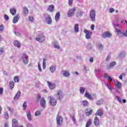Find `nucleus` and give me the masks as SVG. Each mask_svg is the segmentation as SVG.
I'll return each mask as SVG.
<instances>
[{
	"label": "nucleus",
	"mask_w": 127,
	"mask_h": 127,
	"mask_svg": "<svg viewBox=\"0 0 127 127\" xmlns=\"http://www.w3.org/2000/svg\"><path fill=\"white\" fill-rule=\"evenodd\" d=\"M10 12L13 15H15L16 14V9L14 8H12L10 9Z\"/></svg>",
	"instance_id": "nucleus-25"
},
{
	"label": "nucleus",
	"mask_w": 127,
	"mask_h": 127,
	"mask_svg": "<svg viewBox=\"0 0 127 127\" xmlns=\"http://www.w3.org/2000/svg\"><path fill=\"white\" fill-rule=\"evenodd\" d=\"M40 104L43 109H45V107L46 106V100H45V98L44 97L42 98L40 100Z\"/></svg>",
	"instance_id": "nucleus-7"
},
{
	"label": "nucleus",
	"mask_w": 127,
	"mask_h": 127,
	"mask_svg": "<svg viewBox=\"0 0 127 127\" xmlns=\"http://www.w3.org/2000/svg\"><path fill=\"white\" fill-rule=\"evenodd\" d=\"M83 13H84V12H83L82 11L78 12L77 13V16H82V15H83Z\"/></svg>",
	"instance_id": "nucleus-52"
},
{
	"label": "nucleus",
	"mask_w": 127,
	"mask_h": 127,
	"mask_svg": "<svg viewBox=\"0 0 127 127\" xmlns=\"http://www.w3.org/2000/svg\"><path fill=\"white\" fill-rule=\"evenodd\" d=\"M22 59L23 60V63L24 64H28V56L26 55V54L23 53L22 56Z\"/></svg>",
	"instance_id": "nucleus-5"
},
{
	"label": "nucleus",
	"mask_w": 127,
	"mask_h": 127,
	"mask_svg": "<svg viewBox=\"0 0 127 127\" xmlns=\"http://www.w3.org/2000/svg\"><path fill=\"white\" fill-rule=\"evenodd\" d=\"M14 80L15 81V82H18L19 81V79L18 78V76H15L14 78Z\"/></svg>",
	"instance_id": "nucleus-55"
},
{
	"label": "nucleus",
	"mask_w": 127,
	"mask_h": 127,
	"mask_svg": "<svg viewBox=\"0 0 127 127\" xmlns=\"http://www.w3.org/2000/svg\"><path fill=\"white\" fill-rule=\"evenodd\" d=\"M29 20L30 21H33V17H29Z\"/></svg>",
	"instance_id": "nucleus-64"
},
{
	"label": "nucleus",
	"mask_w": 127,
	"mask_h": 127,
	"mask_svg": "<svg viewBox=\"0 0 127 127\" xmlns=\"http://www.w3.org/2000/svg\"><path fill=\"white\" fill-rule=\"evenodd\" d=\"M50 70L52 73H53V72H55V70H56V67L55 66H51Z\"/></svg>",
	"instance_id": "nucleus-41"
},
{
	"label": "nucleus",
	"mask_w": 127,
	"mask_h": 127,
	"mask_svg": "<svg viewBox=\"0 0 127 127\" xmlns=\"http://www.w3.org/2000/svg\"><path fill=\"white\" fill-rule=\"evenodd\" d=\"M49 104L52 107H55L57 105V101L55 98H51L49 101Z\"/></svg>",
	"instance_id": "nucleus-8"
},
{
	"label": "nucleus",
	"mask_w": 127,
	"mask_h": 127,
	"mask_svg": "<svg viewBox=\"0 0 127 127\" xmlns=\"http://www.w3.org/2000/svg\"><path fill=\"white\" fill-rule=\"evenodd\" d=\"M96 94H89L88 92H86L84 96H95Z\"/></svg>",
	"instance_id": "nucleus-49"
},
{
	"label": "nucleus",
	"mask_w": 127,
	"mask_h": 127,
	"mask_svg": "<svg viewBox=\"0 0 127 127\" xmlns=\"http://www.w3.org/2000/svg\"><path fill=\"white\" fill-rule=\"evenodd\" d=\"M87 99L88 100H90V101H93L94 99H96V96H86Z\"/></svg>",
	"instance_id": "nucleus-33"
},
{
	"label": "nucleus",
	"mask_w": 127,
	"mask_h": 127,
	"mask_svg": "<svg viewBox=\"0 0 127 127\" xmlns=\"http://www.w3.org/2000/svg\"><path fill=\"white\" fill-rule=\"evenodd\" d=\"M41 100V96H38L36 98V101H37V102H39V101H40Z\"/></svg>",
	"instance_id": "nucleus-50"
},
{
	"label": "nucleus",
	"mask_w": 127,
	"mask_h": 127,
	"mask_svg": "<svg viewBox=\"0 0 127 127\" xmlns=\"http://www.w3.org/2000/svg\"><path fill=\"white\" fill-rule=\"evenodd\" d=\"M106 86L108 87V89L110 90V91H112V90L113 89V87L111 86L109 83H106Z\"/></svg>",
	"instance_id": "nucleus-44"
},
{
	"label": "nucleus",
	"mask_w": 127,
	"mask_h": 127,
	"mask_svg": "<svg viewBox=\"0 0 127 127\" xmlns=\"http://www.w3.org/2000/svg\"><path fill=\"white\" fill-rule=\"evenodd\" d=\"M60 12H58L56 13L55 16V20L56 21H58L59 20V18H60Z\"/></svg>",
	"instance_id": "nucleus-27"
},
{
	"label": "nucleus",
	"mask_w": 127,
	"mask_h": 127,
	"mask_svg": "<svg viewBox=\"0 0 127 127\" xmlns=\"http://www.w3.org/2000/svg\"><path fill=\"white\" fill-rule=\"evenodd\" d=\"M116 65H117V63H116V62H112L110 63L108 66V69H111L113 68V67H115Z\"/></svg>",
	"instance_id": "nucleus-23"
},
{
	"label": "nucleus",
	"mask_w": 127,
	"mask_h": 127,
	"mask_svg": "<svg viewBox=\"0 0 127 127\" xmlns=\"http://www.w3.org/2000/svg\"><path fill=\"white\" fill-rule=\"evenodd\" d=\"M127 37V30H126L124 31L123 34V37Z\"/></svg>",
	"instance_id": "nucleus-45"
},
{
	"label": "nucleus",
	"mask_w": 127,
	"mask_h": 127,
	"mask_svg": "<svg viewBox=\"0 0 127 127\" xmlns=\"http://www.w3.org/2000/svg\"><path fill=\"white\" fill-rule=\"evenodd\" d=\"M126 55H127V53L126 52H122L119 54V57L121 59H123V58H126Z\"/></svg>",
	"instance_id": "nucleus-17"
},
{
	"label": "nucleus",
	"mask_w": 127,
	"mask_h": 127,
	"mask_svg": "<svg viewBox=\"0 0 127 127\" xmlns=\"http://www.w3.org/2000/svg\"><path fill=\"white\" fill-rule=\"evenodd\" d=\"M124 75V76H126V74L124 73V74H122L121 75H120L119 76V78L120 80H123V76Z\"/></svg>",
	"instance_id": "nucleus-57"
},
{
	"label": "nucleus",
	"mask_w": 127,
	"mask_h": 127,
	"mask_svg": "<svg viewBox=\"0 0 127 127\" xmlns=\"http://www.w3.org/2000/svg\"><path fill=\"white\" fill-rule=\"evenodd\" d=\"M109 12H110V13H113V12H115V9H114L113 8H110L109 9Z\"/></svg>",
	"instance_id": "nucleus-53"
},
{
	"label": "nucleus",
	"mask_w": 127,
	"mask_h": 127,
	"mask_svg": "<svg viewBox=\"0 0 127 127\" xmlns=\"http://www.w3.org/2000/svg\"><path fill=\"white\" fill-rule=\"evenodd\" d=\"M23 13L24 15H27L28 14V8L26 6L23 7Z\"/></svg>",
	"instance_id": "nucleus-22"
},
{
	"label": "nucleus",
	"mask_w": 127,
	"mask_h": 127,
	"mask_svg": "<svg viewBox=\"0 0 127 127\" xmlns=\"http://www.w3.org/2000/svg\"><path fill=\"white\" fill-rule=\"evenodd\" d=\"M75 12H76V7H74L71 9H70L67 12V17H72V16H74V14H75Z\"/></svg>",
	"instance_id": "nucleus-2"
},
{
	"label": "nucleus",
	"mask_w": 127,
	"mask_h": 127,
	"mask_svg": "<svg viewBox=\"0 0 127 127\" xmlns=\"http://www.w3.org/2000/svg\"><path fill=\"white\" fill-rule=\"evenodd\" d=\"M14 33L17 36H20V34L18 32H14Z\"/></svg>",
	"instance_id": "nucleus-61"
},
{
	"label": "nucleus",
	"mask_w": 127,
	"mask_h": 127,
	"mask_svg": "<svg viewBox=\"0 0 127 127\" xmlns=\"http://www.w3.org/2000/svg\"><path fill=\"white\" fill-rule=\"evenodd\" d=\"M13 44L14 46L17 47V48H20V47H21V44L17 40H15L13 42Z\"/></svg>",
	"instance_id": "nucleus-14"
},
{
	"label": "nucleus",
	"mask_w": 127,
	"mask_h": 127,
	"mask_svg": "<svg viewBox=\"0 0 127 127\" xmlns=\"http://www.w3.org/2000/svg\"><path fill=\"white\" fill-rule=\"evenodd\" d=\"M48 86L51 90H53L55 88H56V85L51 82H48Z\"/></svg>",
	"instance_id": "nucleus-16"
},
{
	"label": "nucleus",
	"mask_w": 127,
	"mask_h": 127,
	"mask_svg": "<svg viewBox=\"0 0 127 127\" xmlns=\"http://www.w3.org/2000/svg\"><path fill=\"white\" fill-rule=\"evenodd\" d=\"M20 96H15L14 97V101H17L19 99Z\"/></svg>",
	"instance_id": "nucleus-51"
},
{
	"label": "nucleus",
	"mask_w": 127,
	"mask_h": 127,
	"mask_svg": "<svg viewBox=\"0 0 127 127\" xmlns=\"http://www.w3.org/2000/svg\"><path fill=\"white\" fill-rule=\"evenodd\" d=\"M54 47H55V48H57V49H60V46L59 45H57L56 44H54Z\"/></svg>",
	"instance_id": "nucleus-54"
},
{
	"label": "nucleus",
	"mask_w": 127,
	"mask_h": 127,
	"mask_svg": "<svg viewBox=\"0 0 127 127\" xmlns=\"http://www.w3.org/2000/svg\"><path fill=\"white\" fill-rule=\"evenodd\" d=\"M91 125H92V120L89 119L87 122L86 123L85 127H90V126H91Z\"/></svg>",
	"instance_id": "nucleus-32"
},
{
	"label": "nucleus",
	"mask_w": 127,
	"mask_h": 127,
	"mask_svg": "<svg viewBox=\"0 0 127 127\" xmlns=\"http://www.w3.org/2000/svg\"><path fill=\"white\" fill-rule=\"evenodd\" d=\"M70 118L72 119V120L73 121L74 124L76 125V124H77V122L76 121V118H75V116L71 115Z\"/></svg>",
	"instance_id": "nucleus-34"
},
{
	"label": "nucleus",
	"mask_w": 127,
	"mask_h": 127,
	"mask_svg": "<svg viewBox=\"0 0 127 127\" xmlns=\"http://www.w3.org/2000/svg\"><path fill=\"white\" fill-rule=\"evenodd\" d=\"M111 53H109L108 56L107 57L106 59V61H107V62H108V61H110V60L111 59Z\"/></svg>",
	"instance_id": "nucleus-42"
},
{
	"label": "nucleus",
	"mask_w": 127,
	"mask_h": 127,
	"mask_svg": "<svg viewBox=\"0 0 127 127\" xmlns=\"http://www.w3.org/2000/svg\"><path fill=\"white\" fill-rule=\"evenodd\" d=\"M112 34L108 31L104 32L102 35L103 38H110Z\"/></svg>",
	"instance_id": "nucleus-9"
},
{
	"label": "nucleus",
	"mask_w": 127,
	"mask_h": 127,
	"mask_svg": "<svg viewBox=\"0 0 127 127\" xmlns=\"http://www.w3.org/2000/svg\"><path fill=\"white\" fill-rule=\"evenodd\" d=\"M21 92L20 91H18L15 96H21Z\"/></svg>",
	"instance_id": "nucleus-62"
},
{
	"label": "nucleus",
	"mask_w": 127,
	"mask_h": 127,
	"mask_svg": "<svg viewBox=\"0 0 127 127\" xmlns=\"http://www.w3.org/2000/svg\"><path fill=\"white\" fill-rule=\"evenodd\" d=\"M36 40L40 41V42H43L45 40V37L43 34H40L36 37Z\"/></svg>",
	"instance_id": "nucleus-3"
},
{
	"label": "nucleus",
	"mask_w": 127,
	"mask_h": 127,
	"mask_svg": "<svg viewBox=\"0 0 127 127\" xmlns=\"http://www.w3.org/2000/svg\"><path fill=\"white\" fill-rule=\"evenodd\" d=\"M104 78H108L110 82H112L113 81V79H112V77H111L110 76H109L107 74H104Z\"/></svg>",
	"instance_id": "nucleus-35"
},
{
	"label": "nucleus",
	"mask_w": 127,
	"mask_h": 127,
	"mask_svg": "<svg viewBox=\"0 0 127 127\" xmlns=\"http://www.w3.org/2000/svg\"><path fill=\"white\" fill-rule=\"evenodd\" d=\"M12 127H18V122H17V120H16L15 119H12Z\"/></svg>",
	"instance_id": "nucleus-12"
},
{
	"label": "nucleus",
	"mask_w": 127,
	"mask_h": 127,
	"mask_svg": "<svg viewBox=\"0 0 127 127\" xmlns=\"http://www.w3.org/2000/svg\"><path fill=\"white\" fill-rule=\"evenodd\" d=\"M19 18H20V16L19 15V14H16L13 18V22L14 23H17V22H18V20H19Z\"/></svg>",
	"instance_id": "nucleus-11"
},
{
	"label": "nucleus",
	"mask_w": 127,
	"mask_h": 127,
	"mask_svg": "<svg viewBox=\"0 0 127 127\" xmlns=\"http://www.w3.org/2000/svg\"><path fill=\"white\" fill-rule=\"evenodd\" d=\"M84 33L86 34L85 37L86 39H90L91 37V35L92 34V32L90 31H88L87 29L84 30Z\"/></svg>",
	"instance_id": "nucleus-6"
},
{
	"label": "nucleus",
	"mask_w": 127,
	"mask_h": 127,
	"mask_svg": "<svg viewBox=\"0 0 127 127\" xmlns=\"http://www.w3.org/2000/svg\"><path fill=\"white\" fill-rule=\"evenodd\" d=\"M3 94V88L2 87L0 88V95Z\"/></svg>",
	"instance_id": "nucleus-56"
},
{
	"label": "nucleus",
	"mask_w": 127,
	"mask_h": 127,
	"mask_svg": "<svg viewBox=\"0 0 127 127\" xmlns=\"http://www.w3.org/2000/svg\"><path fill=\"white\" fill-rule=\"evenodd\" d=\"M115 86L117 89L120 90V89L122 88V83H121L120 82H117V83H115Z\"/></svg>",
	"instance_id": "nucleus-29"
},
{
	"label": "nucleus",
	"mask_w": 127,
	"mask_h": 127,
	"mask_svg": "<svg viewBox=\"0 0 127 127\" xmlns=\"http://www.w3.org/2000/svg\"><path fill=\"white\" fill-rule=\"evenodd\" d=\"M103 110L99 109L95 114V116H103Z\"/></svg>",
	"instance_id": "nucleus-24"
},
{
	"label": "nucleus",
	"mask_w": 127,
	"mask_h": 127,
	"mask_svg": "<svg viewBox=\"0 0 127 127\" xmlns=\"http://www.w3.org/2000/svg\"><path fill=\"white\" fill-rule=\"evenodd\" d=\"M115 30L117 32L118 35H119V37H123V32H122V31H121V30H120L118 28H116Z\"/></svg>",
	"instance_id": "nucleus-19"
},
{
	"label": "nucleus",
	"mask_w": 127,
	"mask_h": 127,
	"mask_svg": "<svg viewBox=\"0 0 127 127\" xmlns=\"http://www.w3.org/2000/svg\"><path fill=\"white\" fill-rule=\"evenodd\" d=\"M41 115V111L38 110L35 113V117H38V116H40Z\"/></svg>",
	"instance_id": "nucleus-39"
},
{
	"label": "nucleus",
	"mask_w": 127,
	"mask_h": 127,
	"mask_svg": "<svg viewBox=\"0 0 127 127\" xmlns=\"http://www.w3.org/2000/svg\"><path fill=\"white\" fill-rule=\"evenodd\" d=\"M94 123L96 127H98V126H99V124H100V121H99V119L97 117H95L94 120Z\"/></svg>",
	"instance_id": "nucleus-21"
},
{
	"label": "nucleus",
	"mask_w": 127,
	"mask_h": 127,
	"mask_svg": "<svg viewBox=\"0 0 127 127\" xmlns=\"http://www.w3.org/2000/svg\"><path fill=\"white\" fill-rule=\"evenodd\" d=\"M56 95H57V96H62L63 92L62 90H58L56 91Z\"/></svg>",
	"instance_id": "nucleus-36"
},
{
	"label": "nucleus",
	"mask_w": 127,
	"mask_h": 127,
	"mask_svg": "<svg viewBox=\"0 0 127 127\" xmlns=\"http://www.w3.org/2000/svg\"><path fill=\"white\" fill-rule=\"evenodd\" d=\"M23 110H26V108H27V105L26 103V102H25L23 104Z\"/></svg>",
	"instance_id": "nucleus-46"
},
{
	"label": "nucleus",
	"mask_w": 127,
	"mask_h": 127,
	"mask_svg": "<svg viewBox=\"0 0 127 127\" xmlns=\"http://www.w3.org/2000/svg\"><path fill=\"white\" fill-rule=\"evenodd\" d=\"M38 64L39 71H40V72H41L42 71V69H41V66H40V62H38Z\"/></svg>",
	"instance_id": "nucleus-47"
},
{
	"label": "nucleus",
	"mask_w": 127,
	"mask_h": 127,
	"mask_svg": "<svg viewBox=\"0 0 127 127\" xmlns=\"http://www.w3.org/2000/svg\"><path fill=\"white\" fill-rule=\"evenodd\" d=\"M85 112L86 116L89 117V116L92 115V113H93V110H92L91 108L87 109Z\"/></svg>",
	"instance_id": "nucleus-13"
},
{
	"label": "nucleus",
	"mask_w": 127,
	"mask_h": 127,
	"mask_svg": "<svg viewBox=\"0 0 127 127\" xmlns=\"http://www.w3.org/2000/svg\"><path fill=\"white\" fill-rule=\"evenodd\" d=\"M4 19L6 20H8V19H9V17H8V16H7V15H4Z\"/></svg>",
	"instance_id": "nucleus-59"
},
{
	"label": "nucleus",
	"mask_w": 127,
	"mask_h": 127,
	"mask_svg": "<svg viewBox=\"0 0 127 127\" xmlns=\"http://www.w3.org/2000/svg\"><path fill=\"white\" fill-rule=\"evenodd\" d=\"M4 118L5 120H8V113L7 112L4 113Z\"/></svg>",
	"instance_id": "nucleus-40"
},
{
	"label": "nucleus",
	"mask_w": 127,
	"mask_h": 127,
	"mask_svg": "<svg viewBox=\"0 0 127 127\" xmlns=\"http://www.w3.org/2000/svg\"><path fill=\"white\" fill-rule=\"evenodd\" d=\"M62 123H63V118H62V116H60L59 113H58L57 116V124L58 127H60L62 125Z\"/></svg>",
	"instance_id": "nucleus-1"
},
{
	"label": "nucleus",
	"mask_w": 127,
	"mask_h": 127,
	"mask_svg": "<svg viewBox=\"0 0 127 127\" xmlns=\"http://www.w3.org/2000/svg\"><path fill=\"white\" fill-rule=\"evenodd\" d=\"M112 24L114 26V28L115 29H116V28H117V26H118V27H120V25L117 24H115V22H113Z\"/></svg>",
	"instance_id": "nucleus-48"
},
{
	"label": "nucleus",
	"mask_w": 127,
	"mask_h": 127,
	"mask_svg": "<svg viewBox=\"0 0 127 127\" xmlns=\"http://www.w3.org/2000/svg\"><path fill=\"white\" fill-rule=\"evenodd\" d=\"M90 17L92 21H95L96 20V11L94 10H91L90 12Z\"/></svg>",
	"instance_id": "nucleus-4"
},
{
	"label": "nucleus",
	"mask_w": 127,
	"mask_h": 127,
	"mask_svg": "<svg viewBox=\"0 0 127 127\" xmlns=\"http://www.w3.org/2000/svg\"><path fill=\"white\" fill-rule=\"evenodd\" d=\"M103 102H104V100L103 99H101L100 100H98L96 102V104L98 105V106H100V105H102L103 104Z\"/></svg>",
	"instance_id": "nucleus-37"
},
{
	"label": "nucleus",
	"mask_w": 127,
	"mask_h": 127,
	"mask_svg": "<svg viewBox=\"0 0 127 127\" xmlns=\"http://www.w3.org/2000/svg\"><path fill=\"white\" fill-rule=\"evenodd\" d=\"M97 47H98L99 49H100V50H103V49L104 48V46H103V45L101 44H98Z\"/></svg>",
	"instance_id": "nucleus-43"
},
{
	"label": "nucleus",
	"mask_w": 127,
	"mask_h": 127,
	"mask_svg": "<svg viewBox=\"0 0 127 127\" xmlns=\"http://www.w3.org/2000/svg\"><path fill=\"white\" fill-rule=\"evenodd\" d=\"M73 30L75 33H78L79 31V24H75L74 25Z\"/></svg>",
	"instance_id": "nucleus-20"
},
{
	"label": "nucleus",
	"mask_w": 127,
	"mask_h": 127,
	"mask_svg": "<svg viewBox=\"0 0 127 127\" xmlns=\"http://www.w3.org/2000/svg\"><path fill=\"white\" fill-rule=\"evenodd\" d=\"M117 99L118 101H119V103H122V99H121V97L117 96Z\"/></svg>",
	"instance_id": "nucleus-60"
},
{
	"label": "nucleus",
	"mask_w": 127,
	"mask_h": 127,
	"mask_svg": "<svg viewBox=\"0 0 127 127\" xmlns=\"http://www.w3.org/2000/svg\"><path fill=\"white\" fill-rule=\"evenodd\" d=\"M3 52V49L0 48V55H1Z\"/></svg>",
	"instance_id": "nucleus-63"
},
{
	"label": "nucleus",
	"mask_w": 127,
	"mask_h": 127,
	"mask_svg": "<svg viewBox=\"0 0 127 127\" xmlns=\"http://www.w3.org/2000/svg\"><path fill=\"white\" fill-rule=\"evenodd\" d=\"M82 106L83 107H88L89 106V102L86 100L82 101Z\"/></svg>",
	"instance_id": "nucleus-30"
},
{
	"label": "nucleus",
	"mask_w": 127,
	"mask_h": 127,
	"mask_svg": "<svg viewBox=\"0 0 127 127\" xmlns=\"http://www.w3.org/2000/svg\"><path fill=\"white\" fill-rule=\"evenodd\" d=\"M72 4H73V0H68L69 5H72Z\"/></svg>",
	"instance_id": "nucleus-58"
},
{
	"label": "nucleus",
	"mask_w": 127,
	"mask_h": 127,
	"mask_svg": "<svg viewBox=\"0 0 127 127\" xmlns=\"http://www.w3.org/2000/svg\"><path fill=\"white\" fill-rule=\"evenodd\" d=\"M62 73L64 77H68L70 76V73H69V71L67 70H63Z\"/></svg>",
	"instance_id": "nucleus-15"
},
{
	"label": "nucleus",
	"mask_w": 127,
	"mask_h": 127,
	"mask_svg": "<svg viewBox=\"0 0 127 127\" xmlns=\"http://www.w3.org/2000/svg\"><path fill=\"white\" fill-rule=\"evenodd\" d=\"M9 84L10 90H12L14 87V82L12 81H9Z\"/></svg>",
	"instance_id": "nucleus-28"
},
{
	"label": "nucleus",
	"mask_w": 127,
	"mask_h": 127,
	"mask_svg": "<svg viewBox=\"0 0 127 127\" xmlns=\"http://www.w3.org/2000/svg\"><path fill=\"white\" fill-rule=\"evenodd\" d=\"M79 91L81 94H84L85 93V88L84 87H80Z\"/></svg>",
	"instance_id": "nucleus-38"
},
{
	"label": "nucleus",
	"mask_w": 127,
	"mask_h": 127,
	"mask_svg": "<svg viewBox=\"0 0 127 127\" xmlns=\"http://www.w3.org/2000/svg\"><path fill=\"white\" fill-rule=\"evenodd\" d=\"M27 117L29 121H31L32 120V117L31 116V113L30 112H27Z\"/></svg>",
	"instance_id": "nucleus-26"
},
{
	"label": "nucleus",
	"mask_w": 127,
	"mask_h": 127,
	"mask_svg": "<svg viewBox=\"0 0 127 127\" xmlns=\"http://www.w3.org/2000/svg\"><path fill=\"white\" fill-rule=\"evenodd\" d=\"M45 21L48 23V24H51L52 23V19L51 18V16L49 15L46 17Z\"/></svg>",
	"instance_id": "nucleus-10"
},
{
	"label": "nucleus",
	"mask_w": 127,
	"mask_h": 127,
	"mask_svg": "<svg viewBox=\"0 0 127 127\" xmlns=\"http://www.w3.org/2000/svg\"><path fill=\"white\" fill-rule=\"evenodd\" d=\"M7 109L9 111L10 115H12L14 112V110L13 108L10 107H7Z\"/></svg>",
	"instance_id": "nucleus-31"
},
{
	"label": "nucleus",
	"mask_w": 127,
	"mask_h": 127,
	"mask_svg": "<svg viewBox=\"0 0 127 127\" xmlns=\"http://www.w3.org/2000/svg\"><path fill=\"white\" fill-rule=\"evenodd\" d=\"M48 11L50 12H53L54 11V5L51 4L48 7Z\"/></svg>",
	"instance_id": "nucleus-18"
}]
</instances>
